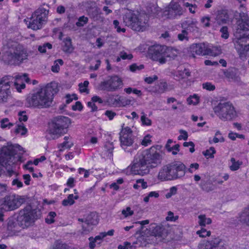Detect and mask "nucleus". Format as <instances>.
<instances>
[{
    "mask_svg": "<svg viewBox=\"0 0 249 249\" xmlns=\"http://www.w3.org/2000/svg\"><path fill=\"white\" fill-rule=\"evenodd\" d=\"M161 161V156L155 148L139 152L134 164L127 168V172L134 175L143 176L148 174L150 168L157 167Z\"/></svg>",
    "mask_w": 249,
    "mask_h": 249,
    "instance_id": "obj_1",
    "label": "nucleus"
},
{
    "mask_svg": "<svg viewBox=\"0 0 249 249\" xmlns=\"http://www.w3.org/2000/svg\"><path fill=\"white\" fill-rule=\"evenodd\" d=\"M240 19L237 21V28L234 33V47L241 59L249 55V19L247 14H240Z\"/></svg>",
    "mask_w": 249,
    "mask_h": 249,
    "instance_id": "obj_2",
    "label": "nucleus"
},
{
    "mask_svg": "<svg viewBox=\"0 0 249 249\" xmlns=\"http://www.w3.org/2000/svg\"><path fill=\"white\" fill-rule=\"evenodd\" d=\"M58 89L55 83H51L46 87L37 89L27 98V101L30 106L40 108L51 106L53 96Z\"/></svg>",
    "mask_w": 249,
    "mask_h": 249,
    "instance_id": "obj_3",
    "label": "nucleus"
},
{
    "mask_svg": "<svg viewBox=\"0 0 249 249\" xmlns=\"http://www.w3.org/2000/svg\"><path fill=\"white\" fill-rule=\"evenodd\" d=\"M7 50L2 55V59L9 64H16L27 58L26 51L23 46L16 42L8 43Z\"/></svg>",
    "mask_w": 249,
    "mask_h": 249,
    "instance_id": "obj_4",
    "label": "nucleus"
},
{
    "mask_svg": "<svg viewBox=\"0 0 249 249\" xmlns=\"http://www.w3.org/2000/svg\"><path fill=\"white\" fill-rule=\"evenodd\" d=\"M165 237V229L162 225L152 224L149 229H146L138 238L142 246L147 244H156L161 241Z\"/></svg>",
    "mask_w": 249,
    "mask_h": 249,
    "instance_id": "obj_5",
    "label": "nucleus"
},
{
    "mask_svg": "<svg viewBox=\"0 0 249 249\" xmlns=\"http://www.w3.org/2000/svg\"><path fill=\"white\" fill-rule=\"evenodd\" d=\"M148 20L147 15L136 14L131 11H128L123 16V21L125 25L138 32H142L148 27Z\"/></svg>",
    "mask_w": 249,
    "mask_h": 249,
    "instance_id": "obj_6",
    "label": "nucleus"
},
{
    "mask_svg": "<svg viewBox=\"0 0 249 249\" xmlns=\"http://www.w3.org/2000/svg\"><path fill=\"white\" fill-rule=\"evenodd\" d=\"M71 124V119L67 117L59 116L53 118L49 124L47 137L52 139L59 137L66 132Z\"/></svg>",
    "mask_w": 249,
    "mask_h": 249,
    "instance_id": "obj_7",
    "label": "nucleus"
},
{
    "mask_svg": "<svg viewBox=\"0 0 249 249\" xmlns=\"http://www.w3.org/2000/svg\"><path fill=\"white\" fill-rule=\"evenodd\" d=\"M48 11L43 7H39L32 15L29 20L24 19L28 28L33 30L41 29L47 21Z\"/></svg>",
    "mask_w": 249,
    "mask_h": 249,
    "instance_id": "obj_8",
    "label": "nucleus"
},
{
    "mask_svg": "<svg viewBox=\"0 0 249 249\" xmlns=\"http://www.w3.org/2000/svg\"><path fill=\"white\" fill-rule=\"evenodd\" d=\"M215 114L223 121H230L236 116L234 107L230 102L220 103L213 108Z\"/></svg>",
    "mask_w": 249,
    "mask_h": 249,
    "instance_id": "obj_9",
    "label": "nucleus"
},
{
    "mask_svg": "<svg viewBox=\"0 0 249 249\" xmlns=\"http://www.w3.org/2000/svg\"><path fill=\"white\" fill-rule=\"evenodd\" d=\"M24 198L16 194L6 196L0 199V210L4 212L14 211L24 202Z\"/></svg>",
    "mask_w": 249,
    "mask_h": 249,
    "instance_id": "obj_10",
    "label": "nucleus"
},
{
    "mask_svg": "<svg viewBox=\"0 0 249 249\" xmlns=\"http://www.w3.org/2000/svg\"><path fill=\"white\" fill-rule=\"evenodd\" d=\"M123 86L122 79L117 75L108 76L100 84V88L102 90L108 92L117 91L122 89Z\"/></svg>",
    "mask_w": 249,
    "mask_h": 249,
    "instance_id": "obj_11",
    "label": "nucleus"
},
{
    "mask_svg": "<svg viewBox=\"0 0 249 249\" xmlns=\"http://www.w3.org/2000/svg\"><path fill=\"white\" fill-rule=\"evenodd\" d=\"M11 76L3 77L0 80V103L4 104L12 99L11 85L13 83Z\"/></svg>",
    "mask_w": 249,
    "mask_h": 249,
    "instance_id": "obj_12",
    "label": "nucleus"
},
{
    "mask_svg": "<svg viewBox=\"0 0 249 249\" xmlns=\"http://www.w3.org/2000/svg\"><path fill=\"white\" fill-rule=\"evenodd\" d=\"M35 210H33L30 206H27L21 210L18 218V224L23 228H27L34 222L36 217Z\"/></svg>",
    "mask_w": 249,
    "mask_h": 249,
    "instance_id": "obj_13",
    "label": "nucleus"
},
{
    "mask_svg": "<svg viewBox=\"0 0 249 249\" xmlns=\"http://www.w3.org/2000/svg\"><path fill=\"white\" fill-rule=\"evenodd\" d=\"M166 49V46L158 44L152 46L148 49V55L153 61L160 64H165Z\"/></svg>",
    "mask_w": 249,
    "mask_h": 249,
    "instance_id": "obj_14",
    "label": "nucleus"
},
{
    "mask_svg": "<svg viewBox=\"0 0 249 249\" xmlns=\"http://www.w3.org/2000/svg\"><path fill=\"white\" fill-rule=\"evenodd\" d=\"M225 242L219 237L204 240L200 242L198 249H226Z\"/></svg>",
    "mask_w": 249,
    "mask_h": 249,
    "instance_id": "obj_15",
    "label": "nucleus"
},
{
    "mask_svg": "<svg viewBox=\"0 0 249 249\" xmlns=\"http://www.w3.org/2000/svg\"><path fill=\"white\" fill-rule=\"evenodd\" d=\"M150 8L151 9V13L149 14L154 17L158 16L161 20L175 19L178 17L175 12L172 9L169 8V6L166 7L164 11L162 12H161L160 8L156 5H153Z\"/></svg>",
    "mask_w": 249,
    "mask_h": 249,
    "instance_id": "obj_16",
    "label": "nucleus"
},
{
    "mask_svg": "<svg viewBox=\"0 0 249 249\" xmlns=\"http://www.w3.org/2000/svg\"><path fill=\"white\" fill-rule=\"evenodd\" d=\"M120 141L121 146L126 150L127 148L132 146L134 143V137L132 131L129 127L122 128L120 132Z\"/></svg>",
    "mask_w": 249,
    "mask_h": 249,
    "instance_id": "obj_17",
    "label": "nucleus"
},
{
    "mask_svg": "<svg viewBox=\"0 0 249 249\" xmlns=\"http://www.w3.org/2000/svg\"><path fill=\"white\" fill-rule=\"evenodd\" d=\"M79 221L83 222L82 233L87 234L92 229L91 226L96 225L98 223V219L97 214L94 213L89 214L85 219L79 218Z\"/></svg>",
    "mask_w": 249,
    "mask_h": 249,
    "instance_id": "obj_18",
    "label": "nucleus"
},
{
    "mask_svg": "<svg viewBox=\"0 0 249 249\" xmlns=\"http://www.w3.org/2000/svg\"><path fill=\"white\" fill-rule=\"evenodd\" d=\"M171 180L176 179L185 175V165L180 162H175L168 164Z\"/></svg>",
    "mask_w": 249,
    "mask_h": 249,
    "instance_id": "obj_19",
    "label": "nucleus"
},
{
    "mask_svg": "<svg viewBox=\"0 0 249 249\" xmlns=\"http://www.w3.org/2000/svg\"><path fill=\"white\" fill-rule=\"evenodd\" d=\"M30 79L27 74L24 73L22 75H17L15 76L14 83L16 89L18 92H20L22 89L25 88V82L29 83Z\"/></svg>",
    "mask_w": 249,
    "mask_h": 249,
    "instance_id": "obj_20",
    "label": "nucleus"
},
{
    "mask_svg": "<svg viewBox=\"0 0 249 249\" xmlns=\"http://www.w3.org/2000/svg\"><path fill=\"white\" fill-rule=\"evenodd\" d=\"M107 102L112 106L116 107L124 106L130 103L129 100H126L118 95L111 96L108 98Z\"/></svg>",
    "mask_w": 249,
    "mask_h": 249,
    "instance_id": "obj_21",
    "label": "nucleus"
},
{
    "mask_svg": "<svg viewBox=\"0 0 249 249\" xmlns=\"http://www.w3.org/2000/svg\"><path fill=\"white\" fill-rule=\"evenodd\" d=\"M114 146L113 142H107L103 148L101 155L104 157L111 159L113 157Z\"/></svg>",
    "mask_w": 249,
    "mask_h": 249,
    "instance_id": "obj_22",
    "label": "nucleus"
},
{
    "mask_svg": "<svg viewBox=\"0 0 249 249\" xmlns=\"http://www.w3.org/2000/svg\"><path fill=\"white\" fill-rule=\"evenodd\" d=\"M106 237V234L103 232H100L98 235L94 238L90 237L89 238V247L91 249H93L96 246V243L100 244L102 240Z\"/></svg>",
    "mask_w": 249,
    "mask_h": 249,
    "instance_id": "obj_23",
    "label": "nucleus"
},
{
    "mask_svg": "<svg viewBox=\"0 0 249 249\" xmlns=\"http://www.w3.org/2000/svg\"><path fill=\"white\" fill-rule=\"evenodd\" d=\"M168 165L164 166L159 171L158 178L161 181L171 180Z\"/></svg>",
    "mask_w": 249,
    "mask_h": 249,
    "instance_id": "obj_24",
    "label": "nucleus"
},
{
    "mask_svg": "<svg viewBox=\"0 0 249 249\" xmlns=\"http://www.w3.org/2000/svg\"><path fill=\"white\" fill-rule=\"evenodd\" d=\"M179 53V52L178 50L166 46L165 53L166 63L169 60L175 59Z\"/></svg>",
    "mask_w": 249,
    "mask_h": 249,
    "instance_id": "obj_25",
    "label": "nucleus"
},
{
    "mask_svg": "<svg viewBox=\"0 0 249 249\" xmlns=\"http://www.w3.org/2000/svg\"><path fill=\"white\" fill-rule=\"evenodd\" d=\"M192 52L196 54L205 55L206 53V46L204 44L199 43L192 45L191 47Z\"/></svg>",
    "mask_w": 249,
    "mask_h": 249,
    "instance_id": "obj_26",
    "label": "nucleus"
},
{
    "mask_svg": "<svg viewBox=\"0 0 249 249\" xmlns=\"http://www.w3.org/2000/svg\"><path fill=\"white\" fill-rule=\"evenodd\" d=\"M221 53V49L220 47L208 45L206 46V51L204 55L215 56Z\"/></svg>",
    "mask_w": 249,
    "mask_h": 249,
    "instance_id": "obj_27",
    "label": "nucleus"
},
{
    "mask_svg": "<svg viewBox=\"0 0 249 249\" xmlns=\"http://www.w3.org/2000/svg\"><path fill=\"white\" fill-rule=\"evenodd\" d=\"M62 47L63 51L66 53H71L74 50V48L71 44V39L69 37L64 39Z\"/></svg>",
    "mask_w": 249,
    "mask_h": 249,
    "instance_id": "obj_28",
    "label": "nucleus"
},
{
    "mask_svg": "<svg viewBox=\"0 0 249 249\" xmlns=\"http://www.w3.org/2000/svg\"><path fill=\"white\" fill-rule=\"evenodd\" d=\"M169 8L172 9L175 12L178 17H180L184 13L183 9L179 4L178 1L173 0L169 4Z\"/></svg>",
    "mask_w": 249,
    "mask_h": 249,
    "instance_id": "obj_29",
    "label": "nucleus"
},
{
    "mask_svg": "<svg viewBox=\"0 0 249 249\" xmlns=\"http://www.w3.org/2000/svg\"><path fill=\"white\" fill-rule=\"evenodd\" d=\"M229 18L228 15L226 11H218L215 18L217 23L219 24L225 23Z\"/></svg>",
    "mask_w": 249,
    "mask_h": 249,
    "instance_id": "obj_30",
    "label": "nucleus"
},
{
    "mask_svg": "<svg viewBox=\"0 0 249 249\" xmlns=\"http://www.w3.org/2000/svg\"><path fill=\"white\" fill-rule=\"evenodd\" d=\"M190 75V73L188 70L184 69L183 70H178L175 72L174 76L177 78V80H180L187 78Z\"/></svg>",
    "mask_w": 249,
    "mask_h": 249,
    "instance_id": "obj_31",
    "label": "nucleus"
},
{
    "mask_svg": "<svg viewBox=\"0 0 249 249\" xmlns=\"http://www.w3.org/2000/svg\"><path fill=\"white\" fill-rule=\"evenodd\" d=\"M198 223L201 227H205L212 223V219L205 214H200L198 216Z\"/></svg>",
    "mask_w": 249,
    "mask_h": 249,
    "instance_id": "obj_32",
    "label": "nucleus"
},
{
    "mask_svg": "<svg viewBox=\"0 0 249 249\" xmlns=\"http://www.w3.org/2000/svg\"><path fill=\"white\" fill-rule=\"evenodd\" d=\"M78 198V196L76 195L74 196L73 194H70L68 196L67 198L62 201V204L64 206H71L75 202V200Z\"/></svg>",
    "mask_w": 249,
    "mask_h": 249,
    "instance_id": "obj_33",
    "label": "nucleus"
},
{
    "mask_svg": "<svg viewBox=\"0 0 249 249\" xmlns=\"http://www.w3.org/2000/svg\"><path fill=\"white\" fill-rule=\"evenodd\" d=\"M240 220L241 222L249 225V205L241 213Z\"/></svg>",
    "mask_w": 249,
    "mask_h": 249,
    "instance_id": "obj_34",
    "label": "nucleus"
},
{
    "mask_svg": "<svg viewBox=\"0 0 249 249\" xmlns=\"http://www.w3.org/2000/svg\"><path fill=\"white\" fill-rule=\"evenodd\" d=\"M230 161L231 164L230 165L229 167L230 170L232 171H235L238 170L242 164V161L236 160L234 158H231Z\"/></svg>",
    "mask_w": 249,
    "mask_h": 249,
    "instance_id": "obj_35",
    "label": "nucleus"
},
{
    "mask_svg": "<svg viewBox=\"0 0 249 249\" xmlns=\"http://www.w3.org/2000/svg\"><path fill=\"white\" fill-rule=\"evenodd\" d=\"M63 64V61L62 59H59L55 60L52 66L51 70L53 72H58L60 69V66Z\"/></svg>",
    "mask_w": 249,
    "mask_h": 249,
    "instance_id": "obj_36",
    "label": "nucleus"
},
{
    "mask_svg": "<svg viewBox=\"0 0 249 249\" xmlns=\"http://www.w3.org/2000/svg\"><path fill=\"white\" fill-rule=\"evenodd\" d=\"M121 214L123 215V217H121V218L124 219L134 214V212L131 210L130 207H127L126 208L122 210Z\"/></svg>",
    "mask_w": 249,
    "mask_h": 249,
    "instance_id": "obj_37",
    "label": "nucleus"
},
{
    "mask_svg": "<svg viewBox=\"0 0 249 249\" xmlns=\"http://www.w3.org/2000/svg\"><path fill=\"white\" fill-rule=\"evenodd\" d=\"M0 127L3 129H9L13 126V124L10 122L8 118L2 119L0 121Z\"/></svg>",
    "mask_w": 249,
    "mask_h": 249,
    "instance_id": "obj_38",
    "label": "nucleus"
},
{
    "mask_svg": "<svg viewBox=\"0 0 249 249\" xmlns=\"http://www.w3.org/2000/svg\"><path fill=\"white\" fill-rule=\"evenodd\" d=\"M142 114L141 117V121L142 122V125L145 126H150L152 124L151 120L146 117V115L144 113V112H142Z\"/></svg>",
    "mask_w": 249,
    "mask_h": 249,
    "instance_id": "obj_39",
    "label": "nucleus"
},
{
    "mask_svg": "<svg viewBox=\"0 0 249 249\" xmlns=\"http://www.w3.org/2000/svg\"><path fill=\"white\" fill-rule=\"evenodd\" d=\"M27 131V130L23 124L17 125V128L15 129V132L17 134H19L21 135H24Z\"/></svg>",
    "mask_w": 249,
    "mask_h": 249,
    "instance_id": "obj_40",
    "label": "nucleus"
},
{
    "mask_svg": "<svg viewBox=\"0 0 249 249\" xmlns=\"http://www.w3.org/2000/svg\"><path fill=\"white\" fill-rule=\"evenodd\" d=\"M225 141L224 138L222 136L221 132L219 131H216L215 133V136L213 138V142L214 143H217L219 142H224Z\"/></svg>",
    "mask_w": 249,
    "mask_h": 249,
    "instance_id": "obj_41",
    "label": "nucleus"
},
{
    "mask_svg": "<svg viewBox=\"0 0 249 249\" xmlns=\"http://www.w3.org/2000/svg\"><path fill=\"white\" fill-rule=\"evenodd\" d=\"M187 101L188 104L196 105L199 102V97L196 95L195 94L188 98Z\"/></svg>",
    "mask_w": 249,
    "mask_h": 249,
    "instance_id": "obj_42",
    "label": "nucleus"
},
{
    "mask_svg": "<svg viewBox=\"0 0 249 249\" xmlns=\"http://www.w3.org/2000/svg\"><path fill=\"white\" fill-rule=\"evenodd\" d=\"M89 84V82L88 81H85L84 83H81L79 84V89L80 92H86L88 93V90L87 88Z\"/></svg>",
    "mask_w": 249,
    "mask_h": 249,
    "instance_id": "obj_43",
    "label": "nucleus"
},
{
    "mask_svg": "<svg viewBox=\"0 0 249 249\" xmlns=\"http://www.w3.org/2000/svg\"><path fill=\"white\" fill-rule=\"evenodd\" d=\"M215 153V150L214 147H211L205 151L203 152L204 155L207 158H213V154Z\"/></svg>",
    "mask_w": 249,
    "mask_h": 249,
    "instance_id": "obj_44",
    "label": "nucleus"
},
{
    "mask_svg": "<svg viewBox=\"0 0 249 249\" xmlns=\"http://www.w3.org/2000/svg\"><path fill=\"white\" fill-rule=\"evenodd\" d=\"M196 234L198 235L200 237H206L210 236L211 235V231H207L205 229L202 228L200 230L196 231Z\"/></svg>",
    "mask_w": 249,
    "mask_h": 249,
    "instance_id": "obj_45",
    "label": "nucleus"
},
{
    "mask_svg": "<svg viewBox=\"0 0 249 249\" xmlns=\"http://www.w3.org/2000/svg\"><path fill=\"white\" fill-rule=\"evenodd\" d=\"M225 75L230 80L238 81L239 79L238 76H237L236 73L233 71L227 72L225 73Z\"/></svg>",
    "mask_w": 249,
    "mask_h": 249,
    "instance_id": "obj_46",
    "label": "nucleus"
},
{
    "mask_svg": "<svg viewBox=\"0 0 249 249\" xmlns=\"http://www.w3.org/2000/svg\"><path fill=\"white\" fill-rule=\"evenodd\" d=\"M143 68L144 66L142 64L138 65L137 64L134 63L129 66V70L133 72L139 71Z\"/></svg>",
    "mask_w": 249,
    "mask_h": 249,
    "instance_id": "obj_47",
    "label": "nucleus"
},
{
    "mask_svg": "<svg viewBox=\"0 0 249 249\" xmlns=\"http://www.w3.org/2000/svg\"><path fill=\"white\" fill-rule=\"evenodd\" d=\"M56 214L54 212H51L48 214L47 217L45 219L46 222L48 224H52L54 222V218L56 216Z\"/></svg>",
    "mask_w": 249,
    "mask_h": 249,
    "instance_id": "obj_48",
    "label": "nucleus"
},
{
    "mask_svg": "<svg viewBox=\"0 0 249 249\" xmlns=\"http://www.w3.org/2000/svg\"><path fill=\"white\" fill-rule=\"evenodd\" d=\"M88 21V18L84 16L79 18L78 21L76 23V25L78 27L83 26Z\"/></svg>",
    "mask_w": 249,
    "mask_h": 249,
    "instance_id": "obj_49",
    "label": "nucleus"
},
{
    "mask_svg": "<svg viewBox=\"0 0 249 249\" xmlns=\"http://www.w3.org/2000/svg\"><path fill=\"white\" fill-rule=\"evenodd\" d=\"M178 218V215L174 216L173 213L171 211L168 212L166 220L168 221L175 222Z\"/></svg>",
    "mask_w": 249,
    "mask_h": 249,
    "instance_id": "obj_50",
    "label": "nucleus"
},
{
    "mask_svg": "<svg viewBox=\"0 0 249 249\" xmlns=\"http://www.w3.org/2000/svg\"><path fill=\"white\" fill-rule=\"evenodd\" d=\"M151 136L150 135H146L142 141L141 144L144 146H146L149 144H150L151 143Z\"/></svg>",
    "mask_w": 249,
    "mask_h": 249,
    "instance_id": "obj_51",
    "label": "nucleus"
},
{
    "mask_svg": "<svg viewBox=\"0 0 249 249\" xmlns=\"http://www.w3.org/2000/svg\"><path fill=\"white\" fill-rule=\"evenodd\" d=\"M46 48L49 49H51L52 48V45L49 43L44 44L43 45L39 46L38 48V51L41 53L46 52Z\"/></svg>",
    "mask_w": 249,
    "mask_h": 249,
    "instance_id": "obj_52",
    "label": "nucleus"
},
{
    "mask_svg": "<svg viewBox=\"0 0 249 249\" xmlns=\"http://www.w3.org/2000/svg\"><path fill=\"white\" fill-rule=\"evenodd\" d=\"M202 87L204 89L209 91H213L215 89V86L210 82H206L203 83L202 84Z\"/></svg>",
    "mask_w": 249,
    "mask_h": 249,
    "instance_id": "obj_53",
    "label": "nucleus"
},
{
    "mask_svg": "<svg viewBox=\"0 0 249 249\" xmlns=\"http://www.w3.org/2000/svg\"><path fill=\"white\" fill-rule=\"evenodd\" d=\"M178 38L180 41H183L184 40H188V33L185 30H183L180 34H179L178 36Z\"/></svg>",
    "mask_w": 249,
    "mask_h": 249,
    "instance_id": "obj_54",
    "label": "nucleus"
},
{
    "mask_svg": "<svg viewBox=\"0 0 249 249\" xmlns=\"http://www.w3.org/2000/svg\"><path fill=\"white\" fill-rule=\"evenodd\" d=\"M119 55L121 58L124 60H131L133 58V55L131 53H127L124 51L121 52Z\"/></svg>",
    "mask_w": 249,
    "mask_h": 249,
    "instance_id": "obj_55",
    "label": "nucleus"
},
{
    "mask_svg": "<svg viewBox=\"0 0 249 249\" xmlns=\"http://www.w3.org/2000/svg\"><path fill=\"white\" fill-rule=\"evenodd\" d=\"M179 132L180 133V135L178 137V140H183L184 141L187 140L188 135V133L185 130L180 129L179 130Z\"/></svg>",
    "mask_w": 249,
    "mask_h": 249,
    "instance_id": "obj_56",
    "label": "nucleus"
},
{
    "mask_svg": "<svg viewBox=\"0 0 249 249\" xmlns=\"http://www.w3.org/2000/svg\"><path fill=\"white\" fill-rule=\"evenodd\" d=\"M179 145L178 144H176L173 146H171L168 148L167 150L168 152H172V154L176 155L179 150Z\"/></svg>",
    "mask_w": 249,
    "mask_h": 249,
    "instance_id": "obj_57",
    "label": "nucleus"
},
{
    "mask_svg": "<svg viewBox=\"0 0 249 249\" xmlns=\"http://www.w3.org/2000/svg\"><path fill=\"white\" fill-rule=\"evenodd\" d=\"M79 174L82 175L83 174L84 177L87 178L89 177V175L92 173V172L90 170H86L83 168H79L78 169Z\"/></svg>",
    "mask_w": 249,
    "mask_h": 249,
    "instance_id": "obj_58",
    "label": "nucleus"
},
{
    "mask_svg": "<svg viewBox=\"0 0 249 249\" xmlns=\"http://www.w3.org/2000/svg\"><path fill=\"white\" fill-rule=\"evenodd\" d=\"M177 192V188L175 186L172 187L169 189V192L166 194L165 196L167 198L171 197L172 196L175 195Z\"/></svg>",
    "mask_w": 249,
    "mask_h": 249,
    "instance_id": "obj_59",
    "label": "nucleus"
},
{
    "mask_svg": "<svg viewBox=\"0 0 249 249\" xmlns=\"http://www.w3.org/2000/svg\"><path fill=\"white\" fill-rule=\"evenodd\" d=\"M113 25L114 26V27L115 29H116L117 32L118 33L123 32L124 33L125 32V28H122L119 26V22L117 20H114L113 21Z\"/></svg>",
    "mask_w": 249,
    "mask_h": 249,
    "instance_id": "obj_60",
    "label": "nucleus"
},
{
    "mask_svg": "<svg viewBox=\"0 0 249 249\" xmlns=\"http://www.w3.org/2000/svg\"><path fill=\"white\" fill-rule=\"evenodd\" d=\"M221 33V37L225 39H227L229 37V33L228 31V28L226 26L222 27L220 29Z\"/></svg>",
    "mask_w": 249,
    "mask_h": 249,
    "instance_id": "obj_61",
    "label": "nucleus"
},
{
    "mask_svg": "<svg viewBox=\"0 0 249 249\" xmlns=\"http://www.w3.org/2000/svg\"><path fill=\"white\" fill-rule=\"evenodd\" d=\"M210 18L208 16L203 17L201 18V22L204 25L205 27H208L210 25Z\"/></svg>",
    "mask_w": 249,
    "mask_h": 249,
    "instance_id": "obj_62",
    "label": "nucleus"
},
{
    "mask_svg": "<svg viewBox=\"0 0 249 249\" xmlns=\"http://www.w3.org/2000/svg\"><path fill=\"white\" fill-rule=\"evenodd\" d=\"M12 185L14 186H16L17 188H20L23 187V183L22 181L19 180L18 178L13 180Z\"/></svg>",
    "mask_w": 249,
    "mask_h": 249,
    "instance_id": "obj_63",
    "label": "nucleus"
},
{
    "mask_svg": "<svg viewBox=\"0 0 249 249\" xmlns=\"http://www.w3.org/2000/svg\"><path fill=\"white\" fill-rule=\"evenodd\" d=\"M69 139L68 137L65 136L64 137L65 141L61 144L62 148H70L72 146V143L68 142Z\"/></svg>",
    "mask_w": 249,
    "mask_h": 249,
    "instance_id": "obj_64",
    "label": "nucleus"
}]
</instances>
